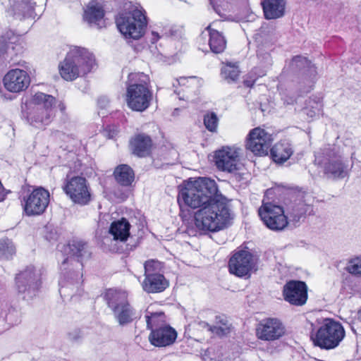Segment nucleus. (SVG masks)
Listing matches in <instances>:
<instances>
[{
	"mask_svg": "<svg viewBox=\"0 0 361 361\" xmlns=\"http://www.w3.org/2000/svg\"><path fill=\"white\" fill-rule=\"evenodd\" d=\"M233 218L227 200L218 195L195 212L194 222L200 231L217 232L228 227Z\"/></svg>",
	"mask_w": 361,
	"mask_h": 361,
	"instance_id": "nucleus-1",
	"label": "nucleus"
},
{
	"mask_svg": "<svg viewBox=\"0 0 361 361\" xmlns=\"http://www.w3.org/2000/svg\"><path fill=\"white\" fill-rule=\"evenodd\" d=\"M55 103L56 99L53 96L38 92L23 99L22 118L30 125L42 128L51 122L54 116L53 106Z\"/></svg>",
	"mask_w": 361,
	"mask_h": 361,
	"instance_id": "nucleus-2",
	"label": "nucleus"
},
{
	"mask_svg": "<svg viewBox=\"0 0 361 361\" xmlns=\"http://www.w3.org/2000/svg\"><path fill=\"white\" fill-rule=\"evenodd\" d=\"M218 188L214 180L200 177L184 183L180 188L178 202L191 207H201L218 195Z\"/></svg>",
	"mask_w": 361,
	"mask_h": 361,
	"instance_id": "nucleus-3",
	"label": "nucleus"
},
{
	"mask_svg": "<svg viewBox=\"0 0 361 361\" xmlns=\"http://www.w3.org/2000/svg\"><path fill=\"white\" fill-rule=\"evenodd\" d=\"M95 66L92 53L80 47H73L59 63V73L63 79L72 81L90 73Z\"/></svg>",
	"mask_w": 361,
	"mask_h": 361,
	"instance_id": "nucleus-4",
	"label": "nucleus"
},
{
	"mask_svg": "<svg viewBox=\"0 0 361 361\" xmlns=\"http://www.w3.org/2000/svg\"><path fill=\"white\" fill-rule=\"evenodd\" d=\"M116 22L126 39H139L144 35L147 25L145 10L131 3L126 5L125 11L118 15Z\"/></svg>",
	"mask_w": 361,
	"mask_h": 361,
	"instance_id": "nucleus-5",
	"label": "nucleus"
},
{
	"mask_svg": "<svg viewBox=\"0 0 361 361\" xmlns=\"http://www.w3.org/2000/svg\"><path fill=\"white\" fill-rule=\"evenodd\" d=\"M149 82L148 76L144 73H133L128 75L126 101L130 109L142 112L149 106L152 92Z\"/></svg>",
	"mask_w": 361,
	"mask_h": 361,
	"instance_id": "nucleus-6",
	"label": "nucleus"
},
{
	"mask_svg": "<svg viewBox=\"0 0 361 361\" xmlns=\"http://www.w3.org/2000/svg\"><path fill=\"white\" fill-rule=\"evenodd\" d=\"M319 326L311 338L315 345L329 350L336 348L343 340L345 332L341 324L333 319L325 318L318 321Z\"/></svg>",
	"mask_w": 361,
	"mask_h": 361,
	"instance_id": "nucleus-7",
	"label": "nucleus"
},
{
	"mask_svg": "<svg viewBox=\"0 0 361 361\" xmlns=\"http://www.w3.org/2000/svg\"><path fill=\"white\" fill-rule=\"evenodd\" d=\"M107 305L113 311L114 317L121 326L127 325L139 317L136 311L128 301L125 291L110 289L105 294Z\"/></svg>",
	"mask_w": 361,
	"mask_h": 361,
	"instance_id": "nucleus-8",
	"label": "nucleus"
},
{
	"mask_svg": "<svg viewBox=\"0 0 361 361\" xmlns=\"http://www.w3.org/2000/svg\"><path fill=\"white\" fill-rule=\"evenodd\" d=\"M62 188L68 198L75 204L84 206L92 200L90 184L83 176H67Z\"/></svg>",
	"mask_w": 361,
	"mask_h": 361,
	"instance_id": "nucleus-9",
	"label": "nucleus"
},
{
	"mask_svg": "<svg viewBox=\"0 0 361 361\" xmlns=\"http://www.w3.org/2000/svg\"><path fill=\"white\" fill-rule=\"evenodd\" d=\"M258 213L264 225L270 230L283 231L288 224L283 209L279 205L263 202Z\"/></svg>",
	"mask_w": 361,
	"mask_h": 361,
	"instance_id": "nucleus-10",
	"label": "nucleus"
},
{
	"mask_svg": "<svg viewBox=\"0 0 361 361\" xmlns=\"http://www.w3.org/2000/svg\"><path fill=\"white\" fill-rule=\"evenodd\" d=\"M323 155L324 158L320 161L326 174L334 178H343L348 176V165L335 147L324 149Z\"/></svg>",
	"mask_w": 361,
	"mask_h": 361,
	"instance_id": "nucleus-11",
	"label": "nucleus"
},
{
	"mask_svg": "<svg viewBox=\"0 0 361 361\" xmlns=\"http://www.w3.org/2000/svg\"><path fill=\"white\" fill-rule=\"evenodd\" d=\"M49 200L48 190L41 187L35 188L24 198V211L27 216L40 215L46 210Z\"/></svg>",
	"mask_w": 361,
	"mask_h": 361,
	"instance_id": "nucleus-12",
	"label": "nucleus"
},
{
	"mask_svg": "<svg viewBox=\"0 0 361 361\" xmlns=\"http://www.w3.org/2000/svg\"><path fill=\"white\" fill-rule=\"evenodd\" d=\"M18 293L23 298H32L39 286V275L34 267H28L16 277Z\"/></svg>",
	"mask_w": 361,
	"mask_h": 361,
	"instance_id": "nucleus-13",
	"label": "nucleus"
},
{
	"mask_svg": "<svg viewBox=\"0 0 361 361\" xmlns=\"http://www.w3.org/2000/svg\"><path fill=\"white\" fill-rule=\"evenodd\" d=\"M272 141L273 138L269 133L257 127L249 132L245 146L255 155L262 156L267 154Z\"/></svg>",
	"mask_w": 361,
	"mask_h": 361,
	"instance_id": "nucleus-14",
	"label": "nucleus"
},
{
	"mask_svg": "<svg viewBox=\"0 0 361 361\" xmlns=\"http://www.w3.org/2000/svg\"><path fill=\"white\" fill-rule=\"evenodd\" d=\"M240 149L235 147H223L215 152V164L223 171L234 172L240 169Z\"/></svg>",
	"mask_w": 361,
	"mask_h": 361,
	"instance_id": "nucleus-15",
	"label": "nucleus"
},
{
	"mask_svg": "<svg viewBox=\"0 0 361 361\" xmlns=\"http://www.w3.org/2000/svg\"><path fill=\"white\" fill-rule=\"evenodd\" d=\"M286 332L283 323L276 318L262 319L257 326L256 336L262 341H273L281 338Z\"/></svg>",
	"mask_w": 361,
	"mask_h": 361,
	"instance_id": "nucleus-16",
	"label": "nucleus"
},
{
	"mask_svg": "<svg viewBox=\"0 0 361 361\" xmlns=\"http://www.w3.org/2000/svg\"><path fill=\"white\" fill-rule=\"evenodd\" d=\"M5 89L12 93L25 91L30 85V78L23 70L16 68L9 71L4 77Z\"/></svg>",
	"mask_w": 361,
	"mask_h": 361,
	"instance_id": "nucleus-17",
	"label": "nucleus"
},
{
	"mask_svg": "<svg viewBox=\"0 0 361 361\" xmlns=\"http://www.w3.org/2000/svg\"><path fill=\"white\" fill-rule=\"evenodd\" d=\"M252 267V255L247 250H242L235 252L228 263L230 273L239 277L248 275Z\"/></svg>",
	"mask_w": 361,
	"mask_h": 361,
	"instance_id": "nucleus-18",
	"label": "nucleus"
},
{
	"mask_svg": "<svg viewBox=\"0 0 361 361\" xmlns=\"http://www.w3.org/2000/svg\"><path fill=\"white\" fill-rule=\"evenodd\" d=\"M284 300L290 304L301 306L307 300V287L305 282L290 281L283 286Z\"/></svg>",
	"mask_w": 361,
	"mask_h": 361,
	"instance_id": "nucleus-19",
	"label": "nucleus"
},
{
	"mask_svg": "<svg viewBox=\"0 0 361 361\" xmlns=\"http://www.w3.org/2000/svg\"><path fill=\"white\" fill-rule=\"evenodd\" d=\"M75 262V260L70 257L64 259L61 264V276L59 281L61 293H66V288H71L72 290H77L82 283V274L79 271L68 269L66 267V265L69 264L73 265Z\"/></svg>",
	"mask_w": 361,
	"mask_h": 361,
	"instance_id": "nucleus-20",
	"label": "nucleus"
},
{
	"mask_svg": "<svg viewBox=\"0 0 361 361\" xmlns=\"http://www.w3.org/2000/svg\"><path fill=\"white\" fill-rule=\"evenodd\" d=\"M290 67L293 71H302L305 85L302 89L304 92H309L316 79L317 71L314 66L305 57L297 56L290 62Z\"/></svg>",
	"mask_w": 361,
	"mask_h": 361,
	"instance_id": "nucleus-21",
	"label": "nucleus"
},
{
	"mask_svg": "<svg viewBox=\"0 0 361 361\" xmlns=\"http://www.w3.org/2000/svg\"><path fill=\"white\" fill-rule=\"evenodd\" d=\"M311 199V196L307 194L298 193L286 205V212L293 221H299L302 216L312 210Z\"/></svg>",
	"mask_w": 361,
	"mask_h": 361,
	"instance_id": "nucleus-22",
	"label": "nucleus"
},
{
	"mask_svg": "<svg viewBox=\"0 0 361 361\" xmlns=\"http://www.w3.org/2000/svg\"><path fill=\"white\" fill-rule=\"evenodd\" d=\"M207 38L210 49L215 54H219L224 51L226 47V41L224 36L215 28L212 27V25L207 26L200 36V44H204Z\"/></svg>",
	"mask_w": 361,
	"mask_h": 361,
	"instance_id": "nucleus-23",
	"label": "nucleus"
},
{
	"mask_svg": "<svg viewBox=\"0 0 361 361\" xmlns=\"http://www.w3.org/2000/svg\"><path fill=\"white\" fill-rule=\"evenodd\" d=\"M176 338V331L167 325L153 329L149 336L150 343L157 347H164L173 344Z\"/></svg>",
	"mask_w": 361,
	"mask_h": 361,
	"instance_id": "nucleus-24",
	"label": "nucleus"
},
{
	"mask_svg": "<svg viewBox=\"0 0 361 361\" xmlns=\"http://www.w3.org/2000/svg\"><path fill=\"white\" fill-rule=\"evenodd\" d=\"M7 12L19 20L31 18L34 13V4L30 0H9Z\"/></svg>",
	"mask_w": 361,
	"mask_h": 361,
	"instance_id": "nucleus-25",
	"label": "nucleus"
},
{
	"mask_svg": "<svg viewBox=\"0 0 361 361\" xmlns=\"http://www.w3.org/2000/svg\"><path fill=\"white\" fill-rule=\"evenodd\" d=\"M261 4L267 19L279 18L285 13V0H262Z\"/></svg>",
	"mask_w": 361,
	"mask_h": 361,
	"instance_id": "nucleus-26",
	"label": "nucleus"
},
{
	"mask_svg": "<svg viewBox=\"0 0 361 361\" xmlns=\"http://www.w3.org/2000/svg\"><path fill=\"white\" fill-rule=\"evenodd\" d=\"M104 11L102 6L96 1H90L84 11L83 19L90 25L100 26L103 20Z\"/></svg>",
	"mask_w": 361,
	"mask_h": 361,
	"instance_id": "nucleus-27",
	"label": "nucleus"
},
{
	"mask_svg": "<svg viewBox=\"0 0 361 361\" xmlns=\"http://www.w3.org/2000/svg\"><path fill=\"white\" fill-rule=\"evenodd\" d=\"M130 224L124 218L111 223L109 233L116 240L126 241L130 235Z\"/></svg>",
	"mask_w": 361,
	"mask_h": 361,
	"instance_id": "nucleus-28",
	"label": "nucleus"
},
{
	"mask_svg": "<svg viewBox=\"0 0 361 361\" xmlns=\"http://www.w3.org/2000/svg\"><path fill=\"white\" fill-rule=\"evenodd\" d=\"M143 289L148 293L161 292L168 286V282L163 274L148 276L142 282Z\"/></svg>",
	"mask_w": 361,
	"mask_h": 361,
	"instance_id": "nucleus-29",
	"label": "nucleus"
},
{
	"mask_svg": "<svg viewBox=\"0 0 361 361\" xmlns=\"http://www.w3.org/2000/svg\"><path fill=\"white\" fill-rule=\"evenodd\" d=\"M293 149L289 142L281 141L277 142L271 149L273 160L276 163H283L293 154Z\"/></svg>",
	"mask_w": 361,
	"mask_h": 361,
	"instance_id": "nucleus-30",
	"label": "nucleus"
},
{
	"mask_svg": "<svg viewBox=\"0 0 361 361\" xmlns=\"http://www.w3.org/2000/svg\"><path fill=\"white\" fill-rule=\"evenodd\" d=\"M131 146L135 154L138 157H145L149 152L152 140L146 135H138L131 141Z\"/></svg>",
	"mask_w": 361,
	"mask_h": 361,
	"instance_id": "nucleus-31",
	"label": "nucleus"
},
{
	"mask_svg": "<svg viewBox=\"0 0 361 361\" xmlns=\"http://www.w3.org/2000/svg\"><path fill=\"white\" fill-rule=\"evenodd\" d=\"M116 182L122 186H129L134 181L135 174L133 169L126 164L118 166L114 172Z\"/></svg>",
	"mask_w": 361,
	"mask_h": 361,
	"instance_id": "nucleus-32",
	"label": "nucleus"
},
{
	"mask_svg": "<svg viewBox=\"0 0 361 361\" xmlns=\"http://www.w3.org/2000/svg\"><path fill=\"white\" fill-rule=\"evenodd\" d=\"M69 250L71 255L78 258L76 264L79 267H82V264H79V261L89 256L87 245L82 241H73L69 244Z\"/></svg>",
	"mask_w": 361,
	"mask_h": 361,
	"instance_id": "nucleus-33",
	"label": "nucleus"
},
{
	"mask_svg": "<svg viewBox=\"0 0 361 361\" xmlns=\"http://www.w3.org/2000/svg\"><path fill=\"white\" fill-rule=\"evenodd\" d=\"M221 74L222 78L230 83L238 79L240 71L235 64L228 63L222 67Z\"/></svg>",
	"mask_w": 361,
	"mask_h": 361,
	"instance_id": "nucleus-34",
	"label": "nucleus"
},
{
	"mask_svg": "<svg viewBox=\"0 0 361 361\" xmlns=\"http://www.w3.org/2000/svg\"><path fill=\"white\" fill-rule=\"evenodd\" d=\"M144 269L145 277H148V276L161 275V274L160 272L163 269V264L158 260L149 259L145 262Z\"/></svg>",
	"mask_w": 361,
	"mask_h": 361,
	"instance_id": "nucleus-35",
	"label": "nucleus"
},
{
	"mask_svg": "<svg viewBox=\"0 0 361 361\" xmlns=\"http://www.w3.org/2000/svg\"><path fill=\"white\" fill-rule=\"evenodd\" d=\"M145 318L147 328L153 330V328L158 326L164 321V314L162 312H152L148 308Z\"/></svg>",
	"mask_w": 361,
	"mask_h": 361,
	"instance_id": "nucleus-36",
	"label": "nucleus"
},
{
	"mask_svg": "<svg viewBox=\"0 0 361 361\" xmlns=\"http://www.w3.org/2000/svg\"><path fill=\"white\" fill-rule=\"evenodd\" d=\"M15 247L10 240H0V259H9L15 253Z\"/></svg>",
	"mask_w": 361,
	"mask_h": 361,
	"instance_id": "nucleus-37",
	"label": "nucleus"
},
{
	"mask_svg": "<svg viewBox=\"0 0 361 361\" xmlns=\"http://www.w3.org/2000/svg\"><path fill=\"white\" fill-rule=\"evenodd\" d=\"M216 319L217 325L209 327V331L218 336L227 334L229 332V327L226 322L221 319V317H216Z\"/></svg>",
	"mask_w": 361,
	"mask_h": 361,
	"instance_id": "nucleus-38",
	"label": "nucleus"
},
{
	"mask_svg": "<svg viewBox=\"0 0 361 361\" xmlns=\"http://www.w3.org/2000/svg\"><path fill=\"white\" fill-rule=\"evenodd\" d=\"M218 122V117L214 112L208 113L204 116V124L206 128L210 132L216 131Z\"/></svg>",
	"mask_w": 361,
	"mask_h": 361,
	"instance_id": "nucleus-39",
	"label": "nucleus"
},
{
	"mask_svg": "<svg viewBox=\"0 0 361 361\" xmlns=\"http://www.w3.org/2000/svg\"><path fill=\"white\" fill-rule=\"evenodd\" d=\"M347 270L352 274L361 276V257L351 259L348 263Z\"/></svg>",
	"mask_w": 361,
	"mask_h": 361,
	"instance_id": "nucleus-40",
	"label": "nucleus"
},
{
	"mask_svg": "<svg viewBox=\"0 0 361 361\" xmlns=\"http://www.w3.org/2000/svg\"><path fill=\"white\" fill-rule=\"evenodd\" d=\"M312 109H307L306 114L310 118L319 116L322 109V104L320 102H314V106H312Z\"/></svg>",
	"mask_w": 361,
	"mask_h": 361,
	"instance_id": "nucleus-41",
	"label": "nucleus"
},
{
	"mask_svg": "<svg viewBox=\"0 0 361 361\" xmlns=\"http://www.w3.org/2000/svg\"><path fill=\"white\" fill-rule=\"evenodd\" d=\"M166 35V33L161 32V33L156 30H152L151 32V42L152 43H156L159 39L164 37Z\"/></svg>",
	"mask_w": 361,
	"mask_h": 361,
	"instance_id": "nucleus-42",
	"label": "nucleus"
},
{
	"mask_svg": "<svg viewBox=\"0 0 361 361\" xmlns=\"http://www.w3.org/2000/svg\"><path fill=\"white\" fill-rule=\"evenodd\" d=\"M98 106L102 109H106L109 106V101L107 97H102L98 99Z\"/></svg>",
	"mask_w": 361,
	"mask_h": 361,
	"instance_id": "nucleus-43",
	"label": "nucleus"
},
{
	"mask_svg": "<svg viewBox=\"0 0 361 361\" xmlns=\"http://www.w3.org/2000/svg\"><path fill=\"white\" fill-rule=\"evenodd\" d=\"M194 78H180L178 80V82L180 85H185L187 83L189 82L190 80H193Z\"/></svg>",
	"mask_w": 361,
	"mask_h": 361,
	"instance_id": "nucleus-44",
	"label": "nucleus"
},
{
	"mask_svg": "<svg viewBox=\"0 0 361 361\" xmlns=\"http://www.w3.org/2000/svg\"><path fill=\"white\" fill-rule=\"evenodd\" d=\"M56 232H53L52 229H51V231H50V234L48 235V234H46L45 237L47 240H49V241L52 240H56Z\"/></svg>",
	"mask_w": 361,
	"mask_h": 361,
	"instance_id": "nucleus-45",
	"label": "nucleus"
},
{
	"mask_svg": "<svg viewBox=\"0 0 361 361\" xmlns=\"http://www.w3.org/2000/svg\"><path fill=\"white\" fill-rule=\"evenodd\" d=\"M198 326L200 328L207 329V331H209V327H212L208 323L205 322H198Z\"/></svg>",
	"mask_w": 361,
	"mask_h": 361,
	"instance_id": "nucleus-46",
	"label": "nucleus"
},
{
	"mask_svg": "<svg viewBox=\"0 0 361 361\" xmlns=\"http://www.w3.org/2000/svg\"><path fill=\"white\" fill-rule=\"evenodd\" d=\"M255 82V80H244V84H245V86L251 87L253 86Z\"/></svg>",
	"mask_w": 361,
	"mask_h": 361,
	"instance_id": "nucleus-47",
	"label": "nucleus"
},
{
	"mask_svg": "<svg viewBox=\"0 0 361 361\" xmlns=\"http://www.w3.org/2000/svg\"><path fill=\"white\" fill-rule=\"evenodd\" d=\"M59 107L61 109V111H63L66 108L65 105L61 102L59 104Z\"/></svg>",
	"mask_w": 361,
	"mask_h": 361,
	"instance_id": "nucleus-48",
	"label": "nucleus"
},
{
	"mask_svg": "<svg viewBox=\"0 0 361 361\" xmlns=\"http://www.w3.org/2000/svg\"><path fill=\"white\" fill-rule=\"evenodd\" d=\"M0 1H1V4H5V2L4 1V0H0Z\"/></svg>",
	"mask_w": 361,
	"mask_h": 361,
	"instance_id": "nucleus-49",
	"label": "nucleus"
}]
</instances>
